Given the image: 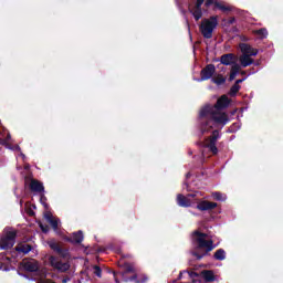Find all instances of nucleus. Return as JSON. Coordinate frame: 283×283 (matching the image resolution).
<instances>
[{"label":"nucleus","mask_w":283,"mask_h":283,"mask_svg":"<svg viewBox=\"0 0 283 283\" xmlns=\"http://www.w3.org/2000/svg\"><path fill=\"white\" fill-rule=\"evenodd\" d=\"M70 241L73 242L74 244H80V242H83V232L82 231L74 232Z\"/></svg>","instance_id":"nucleus-17"},{"label":"nucleus","mask_w":283,"mask_h":283,"mask_svg":"<svg viewBox=\"0 0 283 283\" xmlns=\"http://www.w3.org/2000/svg\"><path fill=\"white\" fill-rule=\"evenodd\" d=\"M238 74H240V64H233L230 72L229 81H234Z\"/></svg>","instance_id":"nucleus-18"},{"label":"nucleus","mask_w":283,"mask_h":283,"mask_svg":"<svg viewBox=\"0 0 283 283\" xmlns=\"http://www.w3.org/2000/svg\"><path fill=\"white\" fill-rule=\"evenodd\" d=\"M4 271H10V269H8V268H4Z\"/></svg>","instance_id":"nucleus-34"},{"label":"nucleus","mask_w":283,"mask_h":283,"mask_svg":"<svg viewBox=\"0 0 283 283\" xmlns=\"http://www.w3.org/2000/svg\"><path fill=\"white\" fill-rule=\"evenodd\" d=\"M126 271L127 273H134V266L127 265Z\"/></svg>","instance_id":"nucleus-30"},{"label":"nucleus","mask_w":283,"mask_h":283,"mask_svg":"<svg viewBox=\"0 0 283 283\" xmlns=\"http://www.w3.org/2000/svg\"><path fill=\"white\" fill-rule=\"evenodd\" d=\"M192 240L196 244L195 251H192V255L197 258V260H202L207 253L213 251V241L209 239L207 233H202L196 230L192 233Z\"/></svg>","instance_id":"nucleus-2"},{"label":"nucleus","mask_w":283,"mask_h":283,"mask_svg":"<svg viewBox=\"0 0 283 283\" xmlns=\"http://www.w3.org/2000/svg\"><path fill=\"white\" fill-rule=\"evenodd\" d=\"M49 247L53 251H56L57 253H61V247H59V243H56V241H50Z\"/></svg>","instance_id":"nucleus-25"},{"label":"nucleus","mask_w":283,"mask_h":283,"mask_svg":"<svg viewBox=\"0 0 283 283\" xmlns=\"http://www.w3.org/2000/svg\"><path fill=\"white\" fill-rule=\"evenodd\" d=\"M44 218L46 220V222H49V224H51V227L57 231L59 226L61 224V220H59L57 218H55L54 216H52V212H45L44 213Z\"/></svg>","instance_id":"nucleus-13"},{"label":"nucleus","mask_w":283,"mask_h":283,"mask_svg":"<svg viewBox=\"0 0 283 283\" xmlns=\"http://www.w3.org/2000/svg\"><path fill=\"white\" fill-rule=\"evenodd\" d=\"M240 83H244V78H242V80H237L235 85H240Z\"/></svg>","instance_id":"nucleus-31"},{"label":"nucleus","mask_w":283,"mask_h":283,"mask_svg":"<svg viewBox=\"0 0 283 283\" xmlns=\"http://www.w3.org/2000/svg\"><path fill=\"white\" fill-rule=\"evenodd\" d=\"M30 189H31V191H36L38 193H41L44 188H43V184H41L36 179H33L30 182Z\"/></svg>","instance_id":"nucleus-14"},{"label":"nucleus","mask_w":283,"mask_h":283,"mask_svg":"<svg viewBox=\"0 0 283 283\" xmlns=\"http://www.w3.org/2000/svg\"><path fill=\"white\" fill-rule=\"evenodd\" d=\"M216 207H218V203L207 200H201L197 205V209H199V211H211L216 209Z\"/></svg>","instance_id":"nucleus-12"},{"label":"nucleus","mask_w":283,"mask_h":283,"mask_svg":"<svg viewBox=\"0 0 283 283\" xmlns=\"http://www.w3.org/2000/svg\"><path fill=\"white\" fill-rule=\"evenodd\" d=\"M255 34H258L261 39H265V36L269 34V32L266 31V29H260V30L255 31Z\"/></svg>","instance_id":"nucleus-26"},{"label":"nucleus","mask_w":283,"mask_h":283,"mask_svg":"<svg viewBox=\"0 0 283 283\" xmlns=\"http://www.w3.org/2000/svg\"><path fill=\"white\" fill-rule=\"evenodd\" d=\"M216 74V66L212 64L207 65L202 71H201V81H209Z\"/></svg>","instance_id":"nucleus-11"},{"label":"nucleus","mask_w":283,"mask_h":283,"mask_svg":"<svg viewBox=\"0 0 283 283\" xmlns=\"http://www.w3.org/2000/svg\"><path fill=\"white\" fill-rule=\"evenodd\" d=\"M20 156H21L22 158H25V155H23V154H20Z\"/></svg>","instance_id":"nucleus-33"},{"label":"nucleus","mask_w":283,"mask_h":283,"mask_svg":"<svg viewBox=\"0 0 283 283\" xmlns=\"http://www.w3.org/2000/svg\"><path fill=\"white\" fill-rule=\"evenodd\" d=\"M218 28V17H211L210 19H205L200 25V32L205 39H211L213 36V30Z\"/></svg>","instance_id":"nucleus-6"},{"label":"nucleus","mask_w":283,"mask_h":283,"mask_svg":"<svg viewBox=\"0 0 283 283\" xmlns=\"http://www.w3.org/2000/svg\"><path fill=\"white\" fill-rule=\"evenodd\" d=\"M6 264H10V258L6 256V254H0V269H3Z\"/></svg>","instance_id":"nucleus-22"},{"label":"nucleus","mask_w":283,"mask_h":283,"mask_svg":"<svg viewBox=\"0 0 283 283\" xmlns=\"http://www.w3.org/2000/svg\"><path fill=\"white\" fill-rule=\"evenodd\" d=\"M101 273H102L101 268L95 265L94 266V274L97 275V277H101Z\"/></svg>","instance_id":"nucleus-28"},{"label":"nucleus","mask_w":283,"mask_h":283,"mask_svg":"<svg viewBox=\"0 0 283 283\" xmlns=\"http://www.w3.org/2000/svg\"><path fill=\"white\" fill-rule=\"evenodd\" d=\"M203 3H205V0H197L196 4L189 6V10L193 19H196L197 21H200V19H202L201 8ZM206 6L207 8H209V6H214V8H218V10H221V12H231V10H233V8L227 4V2H222L220 0H207Z\"/></svg>","instance_id":"nucleus-3"},{"label":"nucleus","mask_w":283,"mask_h":283,"mask_svg":"<svg viewBox=\"0 0 283 283\" xmlns=\"http://www.w3.org/2000/svg\"><path fill=\"white\" fill-rule=\"evenodd\" d=\"M17 232L12 228H6L3 233L0 235V249H12L14 247Z\"/></svg>","instance_id":"nucleus-5"},{"label":"nucleus","mask_w":283,"mask_h":283,"mask_svg":"<svg viewBox=\"0 0 283 283\" xmlns=\"http://www.w3.org/2000/svg\"><path fill=\"white\" fill-rule=\"evenodd\" d=\"M11 138L12 137L10 136V134H8L7 138L3 140V145H7L8 149H13V150L21 151V148L19 146L11 147V146L8 145V143H10Z\"/></svg>","instance_id":"nucleus-21"},{"label":"nucleus","mask_w":283,"mask_h":283,"mask_svg":"<svg viewBox=\"0 0 283 283\" xmlns=\"http://www.w3.org/2000/svg\"><path fill=\"white\" fill-rule=\"evenodd\" d=\"M214 258L216 260H224V258H227V253L224 250L220 249L214 253Z\"/></svg>","instance_id":"nucleus-24"},{"label":"nucleus","mask_w":283,"mask_h":283,"mask_svg":"<svg viewBox=\"0 0 283 283\" xmlns=\"http://www.w3.org/2000/svg\"><path fill=\"white\" fill-rule=\"evenodd\" d=\"M227 82V78L222 76V74H217L212 77V83H216V85H222Z\"/></svg>","instance_id":"nucleus-19"},{"label":"nucleus","mask_w":283,"mask_h":283,"mask_svg":"<svg viewBox=\"0 0 283 283\" xmlns=\"http://www.w3.org/2000/svg\"><path fill=\"white\" fill-rule=\"evenodd\" d=\"M212 198L214 200H219L220 202H224V200H227V196L222 195L221 192H213Z\"/></svg>","instance_id":"nucleus-23"},{"label":"nucleus","mask_w":283,"mask_h":283,"mask_svg":"<svg viewBox=\"0 0 283 283\" xmlns=\"http://www.w3.org/2000/svg\"><path fill=\"white\" fill-rule=\"evenodd\" d=\"M240 50L242 52V55L239 57L241 67H249V65H253V59H251V56H258V50L245 43L240 44Z\"/></svg>","instance_id":"nucleus-4"},{"label":"nucleus","mask_w":283,"mask_h":283,"mask_svg":"<svg viewBox=\"0 0 283 283\" xmlns=\"http://www.w3.org/2000/svg\"><path fill=\"white\" fill-rule=\"evenodd\" d=\"M202 276L206 280V282H213V280H216V276L213 275L212 271H203Z\"/></svg>","instance_id":"nucleus-20"},{"label":"nucleus","mask_w":283,"mask_h":283,"mask_svg":"<svg viewBox=\"0 0 283 283\" xmlns=\"http://www.w3.org/2000/svg\"><path fill=\"white\" fill-rule=\"evenodd\" d=\"M218 138H220V133L218 130H214L212 133V136L205 142V147L210 149L212 154H218V147H216V143H218Z\"/></svg>","instance_id":"nucleus-8"},{"label":"nucleus","mask_w":283,"mask_h":283,"mask_svg":"<svg viewBox=\"0 0 283 283\" xmlns=\"http://www.w3.org/2000/svg\"><path fill=\"white\" fill-rule=\"evenodd\" d=\"M195 196L196 195H188L187 197H185L182 195H178L177 202H178L179 207H191V205H193Z\"/></svg>","instance_id":"nucleus-10"},{"label":"nucleus","mask_w":283,"mask_h":283,"mask_svg":"<svg viewBox=\"0 0 283 283\" xmlns=\"http://www.w3.org/2000/svg\"><path fill=\"white\" fill-rule=\"evenodd\" d=\"M49 262L53 269H56V271H60L61 273H65V271H69L70 269V263L67 262L63 263L54 256H50Z\"/></svg>","instance_id":"nucleus-9"},{"label":"nucleus","mask_w":283,"mask_h":283,"mask_svg":"<svg viewBox=\"0 0 283 283\" xmlns=\"http://www.w3.org/2000/svg\"><path fill=\"white\" fill-rule=\"evenodd\" d=\"M67 282H70V277H66V279L62 280V283H67Z\"/></svg>","instance_id":"nucleus-32"},{"label":"nucleus","mask_w":283,"mask_h":283,"mask_svg":"<svg viewBox=\"0 0 283 283\" xmlns=\"http://www.w3.org/2000/svg\"><path fill=\"white\" fill-rule=\"evenodd\" d=\"M230 23H233V19L230 21Z\"/></svg>","instance_id":"nucleus-36"},{"label":"nucleus","mask_w":283,"mask_h":283,"mask_svg":"<svg viewBox=\"0 0 283 283\" xmlns=\"http://www.w3.org/2000/svg\"><path fill=\"white\" fill-rule=\"evenodd\" d=\"M15 251L18 253H23V255H25L27 253H30V251H32V247H30V244L28 243H22L15 248Z\"/></svg>","instance_id":"nucleus-16"},{"label":"nucleus","mask_w":283,"mask_h":283,"mask_svg":"<svg viewBox=\"0 0 283 283\" xmlns=\"http://www.w3.org/2000/svg\"><path fill=\"white\" fill-rule=\"evenodd\" d=\"M40 228L43 231V233H48V231H50V228L48 226H43V223H40Z\"/></svg>","instance_id":"nucleus-29"},{"label":"nucleus","mask_w":283,"mask_h":283,"mask_svg":"<svg viewBox=\"0 0 283 283\" xmlns=\"http://www.w3.org/2000/svg\"><path fill=\"white\" fill-rule=\"evenodd\" d=\"M20 269L29 273H36L39 271V262L34 259L23 260L20 264Z\"/></svg>","instance_id":"nucleus-7"},{"label":"nucleus","mask_w":283,"mask_h":283,"mask_svg":"<svg viewBox=\"0 0 283 283\" xmlns=\"http://www.w3.org/2000/svg\"><path fill=\"white\" fill-rule=\"evenodd\" d=\"M234 61H235V57L231 53L222 55L220 60L222 65H233Z\"/></svg>","instance_id":"nucleus-15"},{"label":"nucleus","mask_w":283,"mask_h":283,"mask_svg":"<svg viewBox=\"0 0 283 283\" xmlns=\"http://www.w3.org/2000/svg\"><path fill=\"white\" fill-rule=\"evenodd\" d=\"M238 92H240V86H239V84H234L230 90V94H231V96H235L238 94Z\"/></svg>","instance_id":"nucleus-27"},{"label":"nucleus","mask_w":283,"mask_h":283,"mask_svg":"<svg viewBox=\"0 0 283 283\" xmlns=\"http://www.w3.org/2000/svg\"><path fill=\"white\" fill-rule=\"evenodd\" d=\"M229 107V97L227 95L221 96L214 106L207 105L201 108L199 116L201 120H208L201 126V132H209L208 127H224L229 123V116H227L222 109Z\"/></svg>","instance_id":"nucleus-1"},{"label":"nucleus","mask_w":283,"mask_h":283,"mask_svg":"<svg viewBox=\"0 0 283 283\" xmlns=\"http://www.w3.org/2000/svg\"><path fill=\"white\" fill-rule=\"evenodd\" d=\"M45 209H48V205L44 203Z\"/></svg>","instance_id":"nucleus-35"}]
</instances>
